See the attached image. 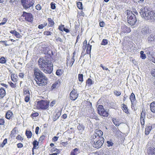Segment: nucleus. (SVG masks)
<instances>
[{
	"label": "nucleus",
	"instance_id": "a211bd4d",
	"mask_svg": "<svg viewBox=\"0 0 155 155\" xmlns=\"http://www.w3.org/2000/svg\"><path fill=\"white\" fill-rule=\"evenodd\" d=\"M61 115V113L59 112L56 113L55 114H54L52 117V119L54 121H55L58 120L59 117Z\"/></svg>",
	"mask_w": 155,
	"mask_h": 155
},
{
	"label": "nucleus",
	"instance_id": "dca6fc26",
	"mask_svg": "<svg viewBox=\"0 0 155 155\" xmlns=\"http://www.w3.org/2000/svg\"><path fill=\"white\" fill-rule=\"evenodd\" d=\"M122 27L124 33H129L131 31L130 28L125 25H123Z\"/></svg>",
	"mask_w": 155,
	"mask_h": 155
},
{
	"label": "nucleus",
	"instance_id": "2f4dec72",
	"mask_svg": "<svg viewBox=\"0 0 155 155\" xmlns=\"http://www.w3.org/2000/svg\"><path fill=\"white\" fill-rule=\"evenodd\" d=\"M112 121L113 122L114 124L116 126H118L120 124L118 121L116 119L113 118L112 119Z\"/></svg>",
	"mask_w": 155,
	"mask_h": 155
},
{
	"label": "nucleus",
	"instance_id": "052dcab7",
	"mask_svg": "<svg viewBox=\"0 0 155 155\" xmlns=\"http://www.w3.org/2000/svg\"><path fill=\"white\" fill-rule=\"evenodd\" d=\"M38 113H37V112L32 114L31 115V116L33 117H36L38 116Z\"/></svg>",
	"mask_w": 155,
	"mask_h": 155
},
{
	"label": "nucleus",
	"instance_id": "de8ad7c7",
	"mask_svg": "<svg viewBox=\"0 0 155 155\" xmlns=\"http://www.w3.org/2000/svg\"><path fill=\"white\" fill-rule=\"evenodd\" d=\"M16 139L18 140H21V141L23 140V138L21 137V136L18 135L16 137Z\"/></svg>",
	"mask_w": 155,
	"mask_h": 155
},
{
	"label": "nucleus",
	"instance_id": "c9c22d12",
	"mask_svg": "<svg viewBox=\"0 0 155 155\" xmlns=\"http://www.w3.org/2000/svg\"><path fill=\"white\" fill-rule=\"evenodd\" d=\"M77 6L79 9H83V7H82V4L81 2H77Z\"/></svg>",
	"mask_w": 155,
	"mask_h": 155
},
{
	"label": "nucleus",
	"instance_id": "bb28decb",
	"mask_svg": "<svg viewBox=\"0 0 155 155\" xmlns=\"http://www.w3.org/2000/svg\"><path fill=\"white\" fill-rule=\"evenodd\" d=\"M5 95V91L3 87L0 89V96L3 97Z\"/></svg>",
	"mask_w": 155,
	"mask_h": 155
},
{
	"label": "nucleus",
	"instance_id": "72a5a7b5",
	"mask_svg": "<svg viewBox=\"0 0 155 155\" xmlns=\"http://www.w3.org/2000/svg\"><path fill=\"white\" fill-rule=\"evenodd\" d=\"M104 110V107L102 105H99L97 108L98 113H99V111H103Z\"/></svg>",
	"mask_w": 155,
	"mask_h": 155
},
{
	"label": "nucleus",
	"instance_id": "e2e57ef3",
	"mask_svg": "<svg viewBox=\"0 0 155 155\" xmlns=\"http://www.w3.org/2000/svg\"><path fill=\"white\" fill-rule=\"evenodd\" d=\"M5 123V121L4 119H0V125H4Z\"/></svg>",
	"mask_w": 155,
	"mask_h": 155
},
{
	"label": "nucleus",
	"instance_id": "c756f323",
	"mask_svg": "<svg viewBox=\"0 0 155 155\" xmlns=\"http://www.w3.org/2000/svg\"><path fill=\"white\" fill-rule=\"evenodd\" d=\"M77 128L80 132H82L84 130V126L80 124L77 126Z\"/></svg>",
	"mask_w": 155,
	"mask_h": 155
},
{
	"label": "nucleus",
	"instance_id": "e433bc0d",
	"mask_svg": "<svg viewBox=\"0 0 155 155\" xmlns=\"http://www.w3.org/2000/svg\"><path fill=\"white\" fill-rule=\"evenodd\" d=\"M63 73V71L61 69L57 70L56 72V75L58 76H61Z\"/></svg>",
	"mask_w": 155,
	"mask_h": 155
},
{
	"label": "nucleus",
	"instance_id": "c85d7f7f",
	"mask_svg": "<svg viewBox=\"0 0 155 155\" xmlns=\"http://www.w3.org/2000/svg\"><path fill=\"white\" fill-rule=\"evenodd\" d=\"M86 83L87 85L88 86H90L94 84V82L92 81L91 79L89 78L87 80Z\"/></svg>",
	"mask_w": 155,
	"mask_h": 155
},
{
	"label": "nucleus",
	"instance_id": "09e8293b",
	"mask_svg": "<svg viewBox=\"0 0 155 155\" xmlns=\"http://www.w3.org/2000/svg\"><path fill=\"white\" fill-rule=\"evenodd\" d=\"M34 4V2H32V1H30L29 2L28 6H27V8H29L33 6Z\"/></svg>",
	"mask_w": 155,
	"mask_h": 155
},
{
	"label": "nucleus",
	"instance_id": "13d9d810",
	"mask_svg": "<svg viewBox=\"0 0 155 155\" xmlns=\"http://www.w3.org/2000/svg\"><path fill=\"white\" fill-rule=\"evenodd\" d=\"M8 83L9 84L10 86L12 88H14L16 87L15 84H14L12 82H9Z\"/></svg>",
	"mask_w": 155,
	"mask_h": 155
},
{
	"label": "nucleus",
	"instance_id": "473e14b6",
	"mask_svg": "<svg viewBox=\"0 0 155 155\" xmlns=\"http://www.w3.org/2000/svg\"><path fill=\"white\" fill-rule=\"evenodd\" d=\"M122 105H123V110L127 114L129 112L127 110V106L124 104H123Z\"/></svg>",
	"mask_w": 155,
	"mask_h": 155
},
{
	"label": "nucleus",
	"instance_id": "39448f33",
	"mask_svg": "<svg viewBox=\"0 0 155 155\" xmlns=\"http://www.w3.org/2000/svg\"><path fill=\"white\" fill-rule=\"evenodd\" d=\"M51 61L46 58H40L38 61V65L41 70H43L44 68Z\"/></svg>",
	"mask_w": 155,
	"mask_h": 155
},
{
	"label": "nucleus",
	"instance_id": "a878e982",
	"mask_svg": "<svg viewBox=\"0 0 155 155\" xmlns=\"http://www.w3.org/2000/svg\"><path fill=\"white\" fill-rule=\"evenodd\" d=\"M152 129L151 126H148L146 128L145 130V134L146 135H148L150 133Z\"/></svg>",
	"mask_w": 155,
	"mask_h": 155
},
{
	"label": "nucleus",
	"instance_id": "aec40b11",
	"mask_svg": "<svg viewBox=\"0 0 155 155\" xmlns=\"http://www.w3.org/2000/svg\"><path fill=\"white\" fill-rule=\"evenodd\" d=\"M80 153L79 149L76 148L71 151V155H77Z\"/></svg>",
	"mask_w": 155,
	"mask_h": 155
},
{
	"label": "nucleus",
	"instance_id": "4d7b16f0",
	"mask_svg": "<svg viewBox=\"0 0 155 155\" xmlns=\"http://www.w3.org/2000/svg\"><path fill=\"white\" fill-rule=\"evenodd\" d=\"M144 119L143 118H140V122L141 124L142 125H143L144 124Z\"/></svg>",
	"mask_w": 155,
	"mask_h": 155
},
{
	"label": "nucleus",
	"instance_id": "f3484780",
	"mask_svg": "<svg viewBox=\"0 0 155 155\" xmlns=\"http://www.w3.org/2000/svg\"><path fill=\"white\" fill-rule=\"evenodd\" d=\"M97 136L100 137H102L103 132L99 130L96 129L94 131V133Z\"/></svg>",
	"mask_w": 155,
	"mask_h": 155
},
{
	"label": "nucleus",
	"instance_id": "a18cd8bd",
	"mask_svg": "<svg viewBox=\"0 0 155 155\" xmlns=\"http://www.w3.org/2000/svg\"><path fill=\"white\" fill-rule=\"evenodd\" d=\"M107 146L108 147L112 146L114 144L112 142L110 141H107Z\"/></svg>",
	"mask_w": 155,
	"mask_h": 155
},
{
	"label": "nucleus",
	"instance_id": "4c0bfd02",
	"mask_svg": "<svg viewBox=\"0 0 155 155\" xmlns=\"http://www.w3.org/2000/svg\"><path fill=\"white\" fill-rule=\"evenodd\" d=\"M140 57L142 59H145L146 58V55L144 54V52L143 51H141L140 52Z\"/></svg>",
	"mask_w": 155,
	"mask_h": 155
},
{
	"label": "nucleus",
	"instance_id": "f8f14e48",
	"mask_svg": "<svg viewBox=\"0 0 155 155\" xmlns=\"http://www.w3.org/2000/svg\"><path fill=\"white\" fill-rule=\"evenodd\" d=\"M148 43H151L152 42L155 41V34H151L147 38Z\"/></svg>",
	"mask_w": 155,
	"mask_h": 155
},
{
	"label": "nucleus",
	"instance_id": "3c124183",
	"mask_svg": "<svg viewBox=\"0 0 155 155\" xmlns=\"http://www.w3.org/2000/svg\"><path fill=\"white\" fill-rule=\"evenodd\" d=\"M115 95L117 96H119L121 94V92L119 91H115L114 92Z\"/></svg>",
	"mask_w": 155,
	"mask_h": 155
},
{
	"label": "nucleus",
	"instance_id": "412c9836",
	"mask_svg": "<svg viewBox=\"0 0 155 155\" xmlns=\"http://www.w3.org/2000/svg\"><path fill=\"white\" fill-rule=\"evenodd\" d=\"M150 108L151 112L155 113V101L153 102L150 104Z\"/></svg>",
	"mask_w": 155,
	"mask_h": 155
},
{
	"label": "nucleus",
	"instance_id": "f257e3e1",
	"mask_svg": "<svg viewBox=\"0 0 155 155\" xmlns=\"http://www.w3.org/2000/svg\"><path fill=\"white\" fill-rule=\"evenodd\" d=\"M33 70L37 84L41 86L46 85L47 83L48 79L44 74L37 68H35Z\"/></svg>",
	"mask_w": 155,
	"mask_h": 155
},
{
	"label": "nucleus",
	"instance_id": "49530a36",
	"mask_svg": "<svg viewBox=\"0 0 155 155\" xmlns=\"http://www.w3.org/2000/svg\"><path fill=\"white\" fill-rule=\"evenodd\" d=\"M64 28V25H61L58 28L61 31H63V29Z\"/></svg>",
	"mask_w": 155,
	"mask_h": 155
},
{
	"label": "nucleus",
	"instance_id": "0e129e2a",
	"mask_svg": "<svg viewBox=\"0 0 155 155\" xmlns=\"http://www.w3.org/2000/svg\"><path fill=\"white\" fill-rule=\"evenodd\" d=\"M58 84V83H54L51 86V88L52 89H54L56 88L57 87V86Z\"/></svg>",
	"mask_w": 155,
	"mask_h": 155
},
{
	"label": "nucleus",
	"instance_id": "423d86ee",
	"mask_svg": "<svg viewBox=\"0 0 155 155\" xmlns=\"http://www.w3.org/2000/svg\"><path fill=\"white\" fill-rule=\"evenodd\" d=\"M104 142V139L103 137H102L97 140H95L94 142H91V143L94 147L98 149L101 147Z\"/></svg>",
	"mask_w": 155,
	"mask_h": 155
},
{
	"label": "nucleus",
	"instance_id": "6ab92c4d",
	"mask_svg": "<svg viewBox=\"0 0 155 155\" xmlns=\"http://www.w3.org/2000/svg\"><path fill=\"white\" fill-rule=\"evenodd\" d=\"M100 115L103 116L104 117H107L108 116V113L104 110L101 111H99L98 113Z\"/></svg>",
	"mask_w": 155,
	"mask_h": 155
},
{
	"label": "nucleus",
	"instance_id": "680f3d73",
	"mask_svg": "<svg viewBox=\"0 0 155 155\" xmlns=\"http://www.w3.org/2000/svg\"><path fill=\"white\" fill-rule=\"evenodd\" d=\"M100 26L101 27H104L105 25V23L103 21L100 22L99 23Z\"/></svg>",
	"mask_w": 155,
	"mask_h": 155
},
{
	"label": "nucleus",
	"instance_id": "69168bd1",
	"mask_svg": "<svg viewBox=\"0 0 155 155\" xmlns=\"http://www.w3.org/2000/svg\"><path fill=\"white\" fill-rule=\"evenodd\" d=\"M17 145L18 147L19 148H21L23 147V144L21 143H18Z\"/></svg>",
	"mask_w": 155,
	"mask_h": 155
},
{
	"label": "nucleus",
	"instance_id": "603ef678",
	"mask_svg": "<svg viewBox=\"0 0 155 155\" xmlns=\"http://www.w3.org/2000/svg\"><path fill=\"white\" fill-rule=\"evenodd\" d=\"M50 5H51V8L52 9H54L56 7L55 5V4L53 2H51V3Z\"/></svg>",
	"mask_w": 155,
	"mask_h": 155
},
{
	"label": "nucleus",
	"instance_id": "4be33fe9",
	"mask_svg": "<svg viewBox=\"0 0 155 155\" xmlns=\"http://www.w3.org/2000/svg\"><path fill=\"white\" fill-rule=\"evenodd\" d=\"M12 115L13 113L12 112L8 111L6 113L5 117L8 119L10 120L11 119Z\"/></svg>",
	"mask_w": 155,
	"mask_h": 155
},
{
	"label": "nucleus",
	"instance_id": "2eb2a0df",
	"mask_svg": "<svg viewBox=\"0 0 155 155\" xmlns=\"http://www.w3.org/2000/svg\"><path fill=\"white\" fill-rule=\"evenodd\" d=\"M10 32L11 33L14 35L17 38H20L21 37V36L20 35V34L15 30H11Z\"/></svg>",
	"mask_w": 155,
	"mask_h": 155
},
{
	"label": "nucleus",
	"instance_id": "7c9ffc66",
	"mask_svg": "<svg viewBox=\"0 0 155 155\" xmlns=\"http://www.w3.org/2000/svg\"><path fill=\"white\" fill-rule=\"evenodd\" d=\"M92 46L89 44L87 45V46L86 50V53L87 54H90L91 53Z\"/></svg>",
	"mask_w": 155,
	"mask_h": 155
},
{
	"label": "nucleus",
	"instance_id": "20e7f679",
	"mask_svg": "<svg viewBox=\"0 0 155 155\" xmlns=\"http://www.w3.org/2000/svg\"><path fill=\"white\" fill-rule=\"evenodd\" d=\"M49 102L47 100H41L37 102V107L38 109L45 110L49 107Z\"/></svg>",
	"mask_w": 155,
	"mask_h": 155
},
{
	"label": "nucleus",
	"instance_id": "5fc2aeb1",
	"mask_svg": "<svg viewBox=\"0 0 155 155\" xmlns=\"http://www.w3.org/2000/svg\"><path fill=\"white\" fill-rule=\"evenodd\" d=\"M45 137V136L44 135L41 136L39 138V141L40 142H42V140L44 139Z\"/></svg>",
	"mask_w": 155,
	"mask_h": 155
},
{
	"label": "nucleus",
	"instance_id": "1a4fd4ad",
	"mask_svg": "<svg viewBox=\"0 0 155 155\" xmlns=\"http://www.w3.org/2000/svg\"><path fill=\"white\" fill-rule=\"evenodd\" d=\"M141 32L144 36H146L147 34L150 33L149 27L147 26H143L142 28Z\"/></svg>",
	"mask_w": 155,
	"mask_h": 155
},
{
	"label": "nucleus",
	"instance_id": "0eeeda50",
	"mask_svg": "<svg viewBox=\"0 0 155 155\" xmlns=\"http://www.w3.org/2000/svg\"><path fill=\"white\" fill-rule=\"evenodd\" d=\"M53 64L51 62L46 67L44 68L43 70H41L46 73L51 74L53 71Z\"/></svg>",
	"mask_w": 155,
	"mask_h": 155
},
{
	"label": "nucleus",
	"instance_id": "774afa93",
	"mask_svg": "<svg viewBox=\"0 0 155 155\" xmlns=\"http://www.w3.org/2000/svg\"><path fill=\"white\" fill-rule=\"evenodd\" d=\"M44 27V24H41V25H39L38 26V28L40 29H42Z\"/></svg>",
	"mask_w": 155,
	"mask_h": 155
},
{
	"label": "nucleus",
	"instance_id": "9b49d317",
	"mask_svg": "<svg viewBox=\"0 0 155 155\" xmlns=\"http://www.w3.org/2000/svg\"><path fill=\"white\" fill-rule=\"evenodd\" d=\"M153 50L152 47H149L145 49V52L148 57H150L152 55L153 53Z\"/></svg>",
	"mask_w": 155,
	"mask_h": 155
},
{
	"label": "nucleus",
	"instance_id": "c03bdc74",
	"mask_svg": "<svg viewBox=\"0 0 155 155\" xmlns=\"http://www.w3.org/2000/svg\"><path fill=\"white\" fill-rule=\"evenodd\" d=\"M52 33L51 32L49 31H45L44 32V34L45 35H51V34Z\"/></svg>",
	"mask_w": 155,
	"mask_h": 155
},
{
	"label": "nucleus",
	"instance_id": "6e6d98bb",
	"mask_svg": "<svg viewBox=\"0 0 155 155\" xmlns=\"http://www.w3.org/2000/svg\"><path fill=\"white\" fill-rule=\"evenodd\" d=\"M35 8L37 10H40L41 9V7L40 5L38 4L36 6Z\"/></svg>",
	"mask_w": 155,
	"mask_h": 155
},
{
	"label": "nucleus",
	"instance_id": "58836bf2",
	"mask_svg": "<svg viewBox=\"0 0 155 155\" xmlns=\"http://www.w3.org/2000/svg\"><path fill=\"white\" fill-rule=\"evenodd\" d=\"M83 75L82 74H79L78 75V78L80 81L83 82Z\"/></svg>",
	"mask_w": 155,
	"mask_h": 155
},
{
	"label": "nucleus",
	"instance_id": "f03ea898",
	"mask_svg": "<svg viewBox=\"0 0 155 155\" xmlns=\"http://www.w3.org/2000/svg\"><path fill=\"white\" fill-rule=\"evenodd\" d=\"M140 13L142 18L146 20H155V12L150 8L145 7L142 8L140 11Z\"/></svg>",
	"mask_w": 155,
	"mask_h": 155
},
{
	"label": "nucleus",
	"instance_id": "ddd939ff",
	"mask_svg": "<svg viewBox=\"0 0 155 155\" xmlns=\"http://www.w3.org/2000/svg\"><path fill=\"white\" fill-rule=\"evenodd\" d=\"M21 2L24 8L25 9L28 8L27 7V6H28L29 5V3L28 2V0H22L21 1Z\"/></svg>",
	"mask_w": 155,
	"mask_h": 155
},
{
	"label": "nucleus",
	"instance_id": "4468645a",
	"mask_svg": "<svg viewBox=\"0 0 155 155\" xmlns=\"http://www.w3.org/2000/svg\"><path fill=\"white\" fill-rule=\"evenodd\" d=\"M148 155H155V148L150 147L147 151Z\"/></svg>",
	"mask_w": 155,
	"mask_h": 155
},
{
	"label": "nucleus",
	"instance_id": "9d476101",
	"mask_svg": "<svg viewBox=\"0 0 155 155\" xmlns=\"http://www.w3.org/2000/svg\"><path fill=\"white\" fill-rule=\"evenodd\" d=\"M70 99L73 101H75L78 97V94L77 91L74 89L70 94Z\"/></svg>",
	"mask_w": 155,
	"mask_h": 155
},
{
	"label": "nucleus",
	"instance_id": "5701e85b",
	"mask_svg": "<svg viewBox=\"0 0 155 155\" xmlns=\"http://www.w3.org/2000/svg\"><path fill=\"white\" fill-rule=\"evenodd\" d=\"M48 26L49 27H53L54 24V21L51 18H48Z\"/></svg>",
	"mask_w": 155,
	"mask_h": 155
},
{
	"label": "nucleus",
	"instance_id": "b1692460",
	"mask_svg": "<svg viewBox=\"0 0 155 155\" xmlns=\"http://www.w3.org/2000/svg\"><path fill=\"white\" fill-rule=\"evenodd\" d=\"M130 99L131 101L132 104L133 105L134 101L135 100V97L134 94L133 93H131L130 96Z\"/></svg>",
	"mask_w": 155,
	"mask_h": 155
},
{
	"label": "nucleus",
	"instance_id": "bf43d9fd",
	"mask_svg": "<svg viewBox=\"0 0 155 155\" xmlns=\"http://www.w3.org/2000/svg\"><path fill=\"white\" fill-rule=\"evenodd\" d=\"M30 100L29 96H26L25 98V101L26 102H28Z\"/></svg>",
	"mask_w": 155,
	"mask_h": 155
},
{
	"label": "nucleus",
	"instance_id": "6e6552de",
	"mask_svg": "<svg viewBox=\"0 0 155 155\" xmlns=\"http://www.w3.org/2000/svg\"><path fill=\"white\" fill-rule=\"evenodd\" d=\"M22 16L25 17V19L27 21L30 22H31L33 21V18L32 17V15L31 13L23 12Z\"/></svg>",
	"mask_w": 155,
	"mask_h": 155
},
{
	"label": "nucleus",
	"instance_id": "79ce46f5",
	"mask_svg": "<svg viewBox=\"0 0 155 155\" xmlns=\"http://www.w3.org/2000/svg\"><path fill=\"white\" fill-rule=\"evenodd\" d=\"M7 139H5L2 143L1 144V146H0L1 147H3L5 145V144L7 142Z\"/></svg>",
	"mask_w": 155,
	"mask_h": 155
},
{
	"label": "nucleus",
	"instance_id": "393cba45",
	"mask_svg": "<svg viewBox=\"0 0 155 155\" xmlns=\"http://www.w3.org/2000/svg\"><path fill=\"white\" fill-rule=\"evenodd\" d=\"M101 137L97 136V135L94 133L91 135V137L92 140L91 142H94V141L95 140H97L98 139L100 138Z\"/></svg>",
	"mask_w": 155,
	"mask_h": 155
},
{
	"label": "nucleus",
	"instance_id": "cd10ccee",
	"mask_svg": "<svg viewBox=\"0 0 155 155\" xmlns=\"http://www.w3.org/2000/svg\"><path fill=\"white\" fill-rule=\"evenodd\" d=\"M25 134L28 138H30L31 137L32 133L31 131L26 130Z\"/></svg>",
	"mask_w": 155,
	"mask_h": 155
},
{
	"label": "nucleus",
	"instance_id": "37998d69",
	"mask_svg": "<svg viewBox=\"0 0 155 155\" xmlns=\"http://www.w3.org/2000/svg\"><path fill=\"white\" fill-rule=\"evenodd\" d=\"M151 72L152 75L154 77H155V67L152 68Z\"/></svg>",
	"mask_w": 155,
	"mask_h": 155
},
{
	"label": "nucleus",
	"instance_id": "338daca9",
	"mask_svg": "<svg viewBox=\"0 0 155 155\" xmlns=\"http://www.w3.org/2000/svg\"><path fill=\"white\" fill-rule=\"evenodd\" d=\"M112 131L114 132H117L118 130H117V129L114 126L112 128Z\"/></svg>",
	"mask_w": 155,
	"mask_h": 155
},
{
	"label": "nucleus",
	"instance_id": "f704fd0d",
	"mask_svg": "<svg viewBox=\"0 0 155 155\" xmlns=\"http://www.w3.org/2000/svg\"><path fill=\"white\" fill-rule=\"evenodd\" d=\"M108 43V41L106 39H104L102 40L101 45H107Z\"/></svg>",
	"mask_w": 155,
	"mask_h": 155
},
{
	"label": "nucleus",
	"instance_id": "864d4df0",
	"mask_svg": "<svg viewBox=\"0 0 155 155\" xmlns=\"http://www.w3.org/2000/svg\"><path fill=\"white\" fill-rule=\"evenodd\" d=\"M38 144V142L36 140H35L33 142V146H34L35 147H37Z\"/></svg>",
	"mask_w": 155,
	"mask_h": 155
},
{
	"label": "nucleus",
	"instance_id": "ea45409f",
	"mask_svg": "<svg viewBox=\"0 0 155 155\" xmlns=\"http://www.w3.org/2000/svg\"><path fill=\"white\" fill-rule=\"evenodd\" d=\"M23 91L24 94L26 95V96L30 95L29 91L26 88H24L23 89Z\"/></svg>",
	"mask_w": 155,
	"mask_h": 155
},
{
	"label": "nucleus",
	"instance_id": "8fccbe9b",
	"mask_svg": "<svg viewBox=\"0 0 155 155\" xmlns=\"http://www.w3.org/2000/svg\"><path fill=\"white\" fill-rule=\"evenodd\" d=\"M16 127H15L11 131V135H14L16 133Z\"/></svg>",
	"mask_w": 155,
	"mask_h": 155
},
{
	"label": "nucleus",
	"instance_id": "7ed1b4c3",
	"mask_svg": "<svg viewBox=\"0 0 155 155\" xmlns=\"http://www.w3.org/2000/svg\"><path fill=\"white\" fill-rule=\"evenodd\" d=\"M127 14L128 15L127 22L131 25L132 26L135 24L137 19L135 15L132 13V11L127 10Z\"/></svg>",
	"mask_w": 155,
	"mask_h": 155
},
{
	"label": "nucleus",
	"instance_id": "a19ab883",
	"mask_svg": "<svg viewBox=\"0 0 155 155\" xmlns=\"http://www.w3.org/2000/svg\"><path fill=\"white\" fill-rule=\"evenodd\" d=\"M6 62V60L4 57L0 58V63L2 64H4Z\"/></svg>",
	"mask_w": 155,
	"mask_h": 155
}]
</instances>
